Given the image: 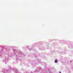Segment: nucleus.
Returning a JSON list of instances; mask_svg holds the SVG:
<instances>
[{"label":"nucleus","mask_w":73,"mask_h":73,"mask_svg":"<svg viewBox=\"0 0 73 73\" xmlns=\"http://www.w3.org/2000/svg\"><path fill=\"white\" fill-rule=\"evenodd\" d=\"M55 62L56 63V62H57V60H55Z\"/></svg>","instance_id":"1"},{"label":"nucleus","mask_w":73,"mask_h":73,"mask_svg":"<svg viewBox=\"0 0 73 73\" xmlns=\"http://www.w3.org/2000/svg\"><path fill=\"white\" fill-rule=\"evenodd\" d=\"M59 73H61V72H59Z\"/></svg>","instance_id":"2"}]
</instances>
